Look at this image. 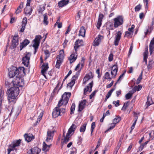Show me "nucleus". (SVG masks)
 <instances>
[{
	"label": "nucleus",
	"instance_id": "obj_1",
	"mask_svg": "<svg viewBox=\"0 0 154 154\" xmlns=\"http://www.w3.org/2000/svg\"><path fill=\"white\" fill-rule=\"evenodd\" d=\"M18 86H14L9 89L10 93L8 94V99L9 103H15L19 93L20 90Z\"/></svg>",
	"mask_w": 154,
	"mask_h": 154
},
{
	"label": "nucleus",
	"instance_id": "obj_2",
	"mask_svg": "<svg viewBox=\"0 0 154 154\" xmlns=\"http://www.w3.org/2000/svg\"><path fill=\"white\" fill-rule=\"evenodd\" d=\"M83 42L82 40H77L75 42L74 45V48L75 50L74 52L69 57L70 63L74 62L76 59L77 56V50L80 46L82 45Z\"/></svg>",
	"mask_w": 154,
	"mask_h": 154
},
{
	"label": "nucleus",
	"instance_id": "obj_3",
	"mask_svg": "<svg viewBox=\"0 0 154 154\" xmlns=\"http://www.w3.org/2000/svg\"><path fill=\"white\" fill-rule=\"evenodd\" d=\"M18 72L17 75L16 76V79L14 78L12 82L14 85H16L19 86V87H22L23 86V83L21 79H20L21 75L23 74H25V69L23 67H20L18 69Z\"/></svg>",
	"mask_w": 154,
	"mask_h": 154
},
{
	"label": "nucleus",
	"instance_id": "obj_4",
	"mask_svg": "<svg viewBox=\"0 0 154 154\" xmlns=\"http://www.w3.org/2000/svg\"><path fill=\"white\" fill-rule=\"evenodd\" d=\"M76 127V126L74 124L72 125L69 128L66 136L64 137V142L66 143L69 141V138L70 137V134L72 133H74Z\"/></svg>",
	"mask_w": 154,
	"mask_h": 154
},
{
	"label": "nucleus",
	"instance_id": "obj_5",
	"mask_svg": "<svg viewBox=\"0 0 154 154\" xmlns=\"http://www.w3.org/2000/svg\"><path fill=\"white\" fill-rule=\"evenodd\" d=\"M21 140L19 139L13 142L9 146V148L7 149L8 154H10L11 152L13 150L16 149L15 148L20 145Z\"/></svg>",
	"mask_w": 154,
	"mask_h": 154
},
{
	"label": "nucleus",
	"instance_id": "obj_6",
	"mask_svg": "<svg viewBox=\"0 0 154 154\" xmlns=\"http://www.w3.org/2000/svg\"><path fill=\"white\" fill-rule=\"evenodd\" d=\"M124 18L122 16H119L113 19L114 27L115 28L122 25L123 23Z\"/></svg>",
	"mask_w": 154,
	"mask_h": 154
},
{
	"label": "nucleus",
	"instance_id": "obj_7",
	"mask_svg": "<svg viewBox=\"0 0 154 154\" xmlns=\"http://www.w3.org/2000/svg\"><path fill=\"white\" fill-rule=\"evenodd\" d=\"M31 54V53L29 52H26L24 54L22 58V63L26 67H28L29 64Z\"/></svg>",
	"mask_w": 154,
	"mask_h": 154
},
{
	"label": "nucleus",
	"instance_id": "obj_8",
	"mask_svg": "<svg viewBox=\"0 0 154 154\" xmlns=\"http://www.w3.org/2000/svg\"><path fill=\"white\" fill-rule=\"evenodd\" d=\"M42 38V37L40 35H37L35 36V38L33 42L32 47H33L35 48H38L40 42V40Z\"/></svg>",
	"mask_w": 154,
	"mask_h": 154
},
{
	"label": "nucleus",
	"instance_id": "obj_9",
	"mask_svg": "<svg viewBox=\"0 0 154 154\" xmlns=\"http://www.w3.org/2000/svg\"><path fill=\"white\" fill-rule=\"evenodd\" d=\"M93 84V82L92 81L84 89V94L85 95H86L88 92L90 93L91 91Z\"/></svg>",
	"mask_w": 154,
	"mask_h": 154
},
{
	"label": "nucleus",
	"instance_id": "obj_10",
	"mask_svg": "<svg viewBox=\"0 0 154 154\" xmlns=\"http://www.w3.org/2000/svg\"><path fill=\"white\" fill-rule=\"evenodd\" d=\"M54 131L48 130L47 132V137L46 140L47 142L52 141L54 135Z\"/></svg>",
	"mask_w": 154,
	"mask_h": 154
},
{
	"label": "nucleus",
	"instance_id": "obj_11",
	"mask_svg": "<svg viewBox=\"0 0 154 154\" xmlns=\"http://www.w3.org/2000/svg\"><path fill=\"white\" fill-rule=\"evenodd\" d=\"M57 105V107H55L54 109L52 112V116L54 118H56L59 116H61L60 110H59V108Z\"/></svg>",
	"mask_w": 154,
	"mask_h": 154
},
{
	"label": "nucleus",
	"instance_id": "obj_12",
	"mask_svg": "<svg viewBox=\"0 0 154 154\" xmlns=\"http://www.w3.org/2000/svg\"><path fill=\"white\" fill-rule=\"evenodd\" d=\"M18 44V36H14L13 38L12 44L11 46L12 49H14L17 46Z\"/></svg>",
	"mask_w": 154,
	"mask_h": 154
},
{
	"label": "nucleus",
	"instance_id": "obj_13",
	"mask_svg": "<svg viewBox=\"0 0 154 154\" xmlns=\"http://www.w3.org/2000/svg\"><path fill=\"white\" fill-rule=\"evenodd\" d=\"M9 70V75L10 78H13L16 75L18 72V70L17 67H14L13 69Z\"/></svg>",
	"mask_w": 154,
	"mask_h": 154
},
{
	"label": "nucleus",
	"instance_id": "obj_14",
	"mask_svg": "<svg viewBox=\"0 0 154 154\" xmlns=\"http://www.w3.org/2000/svg\"><path fill=\"white\" fill-rule=\"evenodd\" d=\"M122 33L119 31L115 36V38L114 41V44L115 46H117L121 38Z\"/></svg>",
	"mask_w": 154,
	"mask_h": 154
},
{
	"label": "nucleus",
	"instance_id": "obj_15",
	"mask_svg": "<svg viewBox=\"0 0 154 154\" xmlns=\"http://www.w3.org/2000/svg\"><path fill=\"white\" fill-rule=\"evenodd\" d=\"M64 50L62 49L60 50L59 53V55L57 56V60L60 62H62L64 58Z\"/></svg>",
	"mask_w": 154,
	"mask_h": 154
},
{
	"label": "nucleus",
	"instance_id": "obj_16",
	"mask_svg": "<svg viewBox=\"0 0 154 154\" xmlns=\"http://www.w3.org/2000/svg\"><path fill=\"white\" fill-rule=\"evenodd\" d=\"M25 140L28 142L31 141L35 138L34 136L31 134H26L24 135Z\"/></svg>",
	"mask_w": 154,
	"mask_h": 154
},
{
	"label": "nucleus",
	"instance_id": "obj_17",
	"mask_svg": "<svg viewBox=\"0 0 154 154\" xmlns=\"http://www.w3.org/2000/svg\"><path fill=\"white\" fill-rule=\"evenodd\" d=\"M101 38H103V36L100 35H99L98 36L96 37L95 39L94 40L93 43V45L94 46H98L101 41Z\"/></svg>",
	"mask_w": 154,
	"mask_h": 154
},
{
	"label": "nucleus",
	"instance_id": "obj_18",
	"mask_svg": "<svg viewBox=\"0 0 154 154\" xmlns=\"http://www.w3.org/2000/svg\"><path fill=\"white\" fill-rule=\"evenodd\" d=\"M118 70V67L116 65H114L112 66V68L111 74L114 77H115L116 75L117 72Z\"/></svg>",
	"mask_w": 154,
	"mask_h": 154
},
{
	"label": "nucleus",
	"instance_id": "obj_19",
	"mask_svg": "<svg viewBox=\"0 0 154 154\" xmlns=\"http://www.w3.org/2000/svg\"><path fill=\"white\" fill-rule=\"evenodd\" d=\"M71 93L70 92H65L62 96V98L66 100L65 103H68L69 99L71 96Z\"/></svg>",
	"mask_w": 154,
	"mask_h": 154
},
{
	"label": "nucleus",
	"instance_id": "obj_20",
	"mask_svg": "<svg viewBox=\"0 0 154 154\" xmlns=\"http://www.w3.org/2000/svg\"><path fill=\"white\" fill-rule=\"evenodd\" d=\"M29 43L30 41L28 40L27 39L24 40L20 44V50H21L23 48L26 47Z\"/></svg>",
	"mask_w": 154,
	"mask_h": 154
},
{
	"label": "nucleus",
	"instance_id": "obj_21",
	"mask_svg": "<svg viewBox=\"0 0 154 154\" xmlns=\"http://www.w3.org/2000/svg\"><path fill=\"white\" fill-rule=\"evenodd\" d=\"M86 102V100H82L80 103L79 106L78 111L79 112L81 111L85 108Z\"/></svg>",
	"mask_w": 154,
	"mask_h": 154
},
{
	"label": "nucleus",
	"instance_id": "obj_22",
	"mask_svg": "<svg viewBox=\"0 0 154 154\" xmlns=\"http://www.w3.org/2000/svg\"><path fill=\"white\" fill-rule=\"evenodd\" d=\"M149 47L150 53V54H151L154 49V37L151 40Z\"/></svg>",
	"mask_w": 154,
	"mask_h": 154
},
{
	"label": "nucleus",
	"instance_id": "obj_23",
	"mask_svg": "<svg viewBox=\"0 0 154 154\" xmlns=\"http://www.w3.org/2000/svg\"><path fill=\"white\" fill-rule=\"evenodd\" d=\"M90 75L89 74L86 75L84 77L83 80V84L84 85L86 84V82L90 80L91 78L93 77V76H92V74L91 73Z\"/></svg>",
	"mask_w": 154,
	"mask_h": 154
},
{
	"label": "nucleus",
	"instance_id": "obj_24",
	"mask_svg": "<svg viewBox=\"0 0 154 154\" xmlns=\"http://www.w3.org/2000/svg\"><path fill=\"white\" fill-rule=\"evenodd\" d=\"M32 11V8L30 6H29L25 7L24 8V12L26 15H30L31 14Z\"/></svg>",
	"mask_w": 154,
	"mask_h": 154
},
{
	"label": "nucleus",
	"instance_id": "obj_25",
	"mask_svg": "<svg viewBox=\"0 0 154 154\" xmlns=\"http://www.w3.org/2000/svg\"><path fill=\"white\" fill-rule=\"evenodd\" d=\"M69 2V0H62L58 3V6L59 7H62L67 5Z\"/></svg>",
	"mask_w": 154,
	"mask_h": 154
},
{
	"label": "nucleus",
	"instance_id": "obj_26",
	"mask_svg": "<svg viewBox=\"0 0 154 154\" xmlns=\"http://www.w3.org/2000/svg\"><path fill=\"white\" fill-rule=\"evenodd\" d=\"M42 70L41 73L42 74H44L45 72H46L48 68V63H44L42 66Z\"/></svg>",
	"mask_w": 154,
	"mask_h": 154
},
{
	"label": "nucleus",
	"instance_id": "obj_27",
	"mask_svg": "<svg viewBox=\"0 0 154 154\" xmlns=\"http://www.w3.org/2000/svg\"><path fill=\"white\" fill-rule=\"evenodd\" d=\"M85 32L86 30L85 27L83 26L81 27L79 31V35L83 37H85Z\"/></svg>",
	"mask_w": 154,
	"mask_h": 154
},
{
	"label": "nucleus",
	"instance_id": "obj_28",
	"mask_svg": "<svg viewBox=\"0 0 154 154\" xmlns=\"http://www.w3.org/2000/svg\"><path fill=\"white\" fill-rule=\"evenodd\" d=\"M32 154H38L41 151V149L37 147H35L31 150Z\"/></svg>",
	"mask_w": 154,
	"mask_h": 154
},
{
	"label": "nucleus",
	"instance_id": "obj_29",
	"mask_svg": "<svg viewBox=\"0 0 154 154\" xmlns=\"http://www.w3.org/2000/svg\"><path fill=\"white\" fill-rule=\"evenodd\" d=\"M66 100L62 98L59 101L58 104L57 106L58 107H60L62 105L63 106H66L65 105L67 103H65Z\"/></svg>",
	"mask_w": 154,
	"mask_h": 154
},
{
	"label": "nucleus",
	"instance_id": "obj_30",
	"mask_svg": "<svg viewBox=\"0 0 154 154\" xmlns=\"http://www.w3.org/2000/svg\"><path fill=\"white\" fill-rule=\"evenodd\" d=\"M51 145H48L45 143V142H43V143L42 150L47 151L49 150L51 146Z\"/></svg>",
	"mask_w": 154,
	"mask_h": 154
},
{
	"label": "nucleus",
	"instance_id": "obj_31",
	"mask_svg": "<svg viewBox=\"0 0 154 154\" xmlns=\"http://www.w3.org/2000/svg\"><path fill=\"white\" fill-rule=\"evenodd\" d=\"M44 20H43V23L46 25H48V17L47 16V14H45L43 15Z\"/></svg>",
	"mask_w": 154,
	"mask_h": 154
},
{
	"label": "nucleus",
	"instance_id": "obj_32",
	"mask_svg": "<svg viewBox=\"0 0 154 154\" xmlns=\"http://www.w3.org/2000/svg\"><path fill=\"white\" fill-rule=\"evenodd\" d=\"M23 3L21 2L19 6L18 7L16 11V13L17 14H18L21 11V9L23 7Z\"/></svg>",
	"mask_w": 154,
	"mask_h": 154
},
{
	"label": "nucleus",
	"instance_id": "obj_33",
	"mask_svg": "<svg viewBox=\"0 0 154 154\" xmlns=\"http://www.w3.org/2000/svg\"><path fill=\"white\" fill-rule=\"evenodd\" d=\"M121 117L119 116H117L116 117L113 119V123L116 125L121 120Z\"/></svg>",
	"mask_w": 154,
	"mask_h": 154
},
{
	"label": "nucleus",
	"instance_id": "obj_34",
	"mask_svg": "<svg viewBox=\"0 0 154 154\" xmlns=\"http://www.w3.org/2000/svg\"><path fill=\"white\" fill-rule=\"evenodd\" d=\"M113 23L110 22H109L107 24V28L109 30H113L114 29L113 28Z\"/></svg>",
	"mask_w": 154,
	"mask_h": 154
},
{
	"label": "nucleus",
	"instance_id": "obj_35",
	"mask_svg": "<svg viewBox=\"0 0 154 154\" xmlns=\"http://www.w3.org/2000/svg\"><path fill=\"white\" fill-rule=\"evenodd\" d=\"M153 103V102L151 98L148 97L147 101L146 102V104L147 106H149L150 105Z\"/></svg>",
	"mask_w": 154,
	"mask_h": 154
},
{
	"label": "nucleus",
	"instance_id": "obj_36",
	"mask_svg": "<svg viewBox=\"0 0 154 154\" xmlns=\"http://www.w3.org/2000/svg\"><path fill=\"white\" fill-rule=\"evenodd\" d=\"M87 124L86 123H84L81 126L80 129V132H83L85 131Z\"/></svg>",
	"mask_w": 154,
	"mask_h": 154
},
{
	"label": "nucleus",
	"instance_id": "obj_37",
	"mask_svg": "<svg viewBox=\"0 0 154 154\" xmlns=\"http://www.w3.org/2000/svg\"><path fill=\"white\" fill-rule=\"evenodd\" d=\"M75 103H73L72 105L70 108V114H72L74 113V111L75 109Z\"/></svg>",
	"mask_w": 154,
	"mask_h": 154
},
{
	"label": "nucleus",
	"instance_id": "obj_38",
	"mask_svg": "<svg viewBox=\"0 0 154 154\" xmlns=\"http://www.w3.org/2000/svg\"><path fill=\"white\" fill-rule=\"evenodd\" d=\"M13 81H12L11 83H10L8 81H6L5 82V85L6 87H8V88H10V87H11L12 85L11 84H12L14 86H18V85H14L13 84V83L12 82Z\"/></svg>",
	"mask_w": 154,
	"mask_h": 154
},
{
	"label": "nucleus",
	"instance_id": "obj_39",
	"mask_svg": "<svg viewBox=\"0 0 154 154\" xmlns=\"http://www.w3.org/2000/svg\"><path fill=\"white\" fill-rule=\"evenodd\" d=\"M105 79H108L109 81H110L112 78L110 76V74L108 72H106L105 74Z\"/></svg>",
	"mask_w": 154,
	"mask_h": 154
},
{
	"label": "nucleus",
	"instance_id": "obj_40",
	"mask_svg": "<svg viewBox=\"0 0 154 154\" xmlns=\"http://www.w3.org/2000/svg\"><path fill=\"white\" fill-rule=\"evenodd\" d=\"M95 127V122H93L91 124V134L92 135V133L93 131L94 128Z\"/></svg>",
	"mask_w": 154,
	"mask_h": 154
},
{
	"label": "nucleus",
	"instance_id": "obj_41",
	"mask_svg": "<svg viewBox=\"0 0 154 154\" xmlns=\"http://www.w3.org/2000/svg\"><path fill=\"white\" fill-rule=\"evenodd\" d=\"M4 94L0 95V110L2 108V103L4 100Z\"/></svg>",
	"mask_w": 154,
	"mask_h": 154
},
{
	"label": "nucleus",
	"instance_id": "obj_42",
	"mask_svg": "<svg viewBox=\"0 0 154 154\" xmlns=\"http://www.w3.org/2000/svg\"><path fill=\"white\" fill-rule=\"evenodd\" d=\"M129 101L127 102H125L124 104L123 107L122 109V110H125L127 107L129 105Z\"/></svg>",
	"mask_w": 154,
	"mask_h": 154
},
{
	"label": "nucleus",
	"instance_id": "obj_43",
	"mask_svg": "<svg viewBox=\"0 0 154 154\" xmlns=\"http://www.w3.org/2000/svg\"><path fill=\"white\" fill-rule=\"evenodd\" d=\"M115 89L112 88L108 92L107 94V95L106 96V98H109L110 97L112 94V93L113 91Z\"/></svg>",
	"mask_w": 154,
	"mask_h": 154
},
{
	"label": "nucleus",
	"instance_id": "obj_44",
	"mask_svg": "<svg viewBox=\"0 0 154 154\" xmlns=\"http://www.w3.org/2000/svg\"><path fill=\"white\" fill-rule=\"evenodd\" d=\"M142 73H143V72H142L141 73L139 77H138V79H137V84L139 83L140 81L142 79Z\"/></svg>",
	"mask_w": 154,
	"mask_h": 154
},
{
	"label": "nucleus",
	"instance_id": "obj_45",
	"mask_svg": "<svg viewBox=\"0 0 154 154\" xmlns=\"http://www.w3.org/2000/svg\"><path fill=\"white\" fill-rule=\"evenodd\" d=\"M141 5L140 4L136 6L135 8V11H138L141 9Z\"/></svg>",
	"mask_w": 154,
	"mask_h": 154
},
{
	"label": "nucleus",
	"instance_id": "obj_46",
	"mask_svg": "<svg viewBox=\"0 0 154 154\" xmlns=\"http://www.w3.org/2000/svg\"><path fill=\"white\" fill-rule=\"evenodd\" d=\"M64 107L60 109L59 108V110H60V112H61V115L65 113L66 112V106H64Z\"/></svg>",
	"mask_w": 154,
	"mask_h": 154
},
{
	"label": "nucleus",
	"instance_id": "obj_47",
	"mask_svg": "<svg viewBox=\"0 0 154 154\" xmlns=\"http://www.w3.org/2000/svg\"><path fill=\"white\" fill-rule=\"evenodd\" d=\"M102 22L101 21H99L98 20L97 23L96 25V26L97 28L98 29H100V27L101 26V25L102 24Z\"/></svg>",
	"mask_w": 154,
	"mask_h": 154
},
{
	"label": "nucleus",
	"instance_id": "obj_48",
	"mask_svg": "<svg viewBox=\"0 0 154 154\" xmlns=\"http://www.w3.org/2000/svg\"><path fill=\"white\" fill-rule=\"evenodd\" d=\"M134 87L135 88L136 91H138L141 89L142 86L141 85H139L137 86H135Z\"/></svg>",
	"mask_w": 154,
	"mask_h": 154
},
{
	"label": "nucleus",
	"instance_id": "obj_49",
	"mask_svg": "<svg viewBox=\"0 0 154 154\" xmlns=\"http://www.w3.org/2000/svg\"><path fill=\"white\" fill-rule=\"evenodd\" d=\"M104 17V15L103 14H100L99 15L98 20L102 21V20Z\"/></svg>",
	"mask_w": 154,
	"mask_h": 154
},
{
	"label": "nucleus",
	"instance_id": "obj_50",
	"mask_svg": "<svg viewBox=\"0 0 154 154\" xmlns=\"http://www.w3.org/2000/svg\"><path fill=\"white\" fill-rule=\"evenodd\" d=\"M132 96L131 94L130 93H128L126 94L125 97L126 100H128Z\"/></svg>",
	"mask_w": 154,
	"mask_h": 154
},
{
	"label": "nucleus",
	"instance_id": "obj_51",
	"mask_svg": "<svg viewBox=\"0 0 154 154\" xmlns=\"http://www.w3.org/2000/svg\"><path fill=\"white\" fill-rule=\"evenodd\" d=\"M45 54L46 55V59L48 58L50 56V53L49 51L48 50H46L44 51Z\"/></svg>",
	"mask_w": 154,
	"mask_h": 154
},
{
	"label": "nucleus",
	"instance_id": "obj_52",
	"mask_svg": "<svg viewBox=\"0 0 154 154\" xmlns=\"http://www.w3.org/2000/svg\"><path fill=\"white\" fill-rule=\"evenodd\" d=\"M74 82L71 81L69 83H68L67 85V87H69L70 88H71L75 84Z\"/></svg>",
	"mask_w": 154,
	"mask_h": 154
},
{
	"label": "nucleus",
	"instance_id": "obj_53",
	"mask_svg": "<svg viewBox=\"0 0 154 154\" xmlns=\"http://www.w3.org/2000/svg\"><path fill=\"white\" fill-rule=\"evenodd\" d=\"M133 44H131L130 46V47L129 50L128 54L129 55H130V54L131 53L132 51V49H133Z\"/></svg>",
	"mask_w": 154,
	"mask_h": 154
},
{
	"label": "nucleus",
	"instance_id": "obj_54",
	"mask_svg": "<svg viewBox=\"0 0 154 154\" xmlns=\"http://www.w3.org/2000/svg\"><path fill=\"white\" fill-rule=\"evenodd\" d=\"M26 25H25V23L24 24H22V27L21 29L20 30V32H23L25 29V26Z\"/></svg>",
	"mask_w": 154,
	"mask_h": 154
},
{
	"label": "nucleus",
	"instance_id": "obj_55",
	"mask_svg": "<svg viewBox=\"0 0 154 154\" xmlns=\"http://www.w3.org/2000/svg\"><path fill=\"white\" fill-rule=\"evenodd\" d=\"M113 54H110L109 57L108 59L109 61H111L113 60Z\"/></svg>",
	"mask_w": 154,
	"mask_h": 154
},
{
	"label": "nucleus",
	"instance_id": "obj_56",
	"mask_svg": "<svg viewBox=\"0 0 154 154\" xmlns=\"http://www.w3.org/2000/svg\"><path fill=\"white\" fill-rule=\"evenodd\" d=\"M115 125L116 124L114 123L111 124V126L109 127L108 130L109 131L113 129L115 127Z\"/></svg>",
	"mask_w": 154,
	"mask_h": 154
},
{
	"label": "nucleus",
	"instance_id": "obj_57",
	"mask_svg": "<svg viewBox=\"0 0 154 154\" xmlns=\"http://www.w3.org/2000/svg\"><path fill=\"white\" fill-rule=\"evenodd\" d=\"M134 27H135L134 25L133 24L132 25H131V28H129L128 29V31H129V32H130L133 33V29L134 28Z\"/></svg>",
	"mask_w": 154,
	"mask_h": 154
},
{
	"label": "nucleus",
	"instance_id": "obj_58",
	"mask_svg": "<svg viewBox=\"0 0 154 154\" xmlns=\"http://www.w3.org/2000/svg\"><path fill=\"white\" fill-rule=\"evenodd\" d=\"M119 100H117L116 102L114 101L113 102V104H115L116 106L117 107L119 105Z\"/></svg>",
	"mask_w": 154,
	"mask_h": 154
},
{
	"label": "nucleus",
	"instance_id": "obj_59",
	"mask_svg": "<svg viewBox=\"0 0 154 154\" xmlns=\"http://www.w3.org/2000/svg\"><path fill=\"white\" fill-rule=\"evenodd\" d=\"M78 76L76 75H74L72 78V81L74 82L75 83V81L77 79Z\"/></svg>",
	"mask_w": 154,
	"mask_h": 154
},
{
	"label": "nucleus",
	"instance_id": "obj_60",
	"mask_svg": "<svg viewBox=\"0 0 154 154\" xmlns=\"http://www.w3.org/2000/svg\"><path fill=\"white\" fill-rule=\"evenodd\" d=\"M62 62H60L57 60V63L56 65V67L57 68H59L60 67V65Z\"/></svg>",
	"mask_w": 154,
	"mask_h": 154
},
{
	"label": "nucleus",
	"instance_id": "obj_61",
	"mask_svg": "<svg viewBox=\"0 0 154 154\" xmlns=\"http://www.w3.org/2000/svg\"><path fill=\"white\" fill-rule=\"evenodd\" d=\"M101 139L100 138H99V139L98 140V141H97V143H97V146H96V147L95 150L96 149L100 146V142H101Z\"/></svg>",
	"mask_w": 154,
	"mask_h": 154
},
{
	"label": "nucleus",
	"instance_id": "obj_62",
	"mask_svg": "<svg viewBox=\"0 0 154 154\" xmlns=\"http://www.w3.org/2000/svg\"><path fill=\"white\" fill-rule=\"evenodd\" d=\"M131 32H129V31H126L125 35L124 37H125V36L129 37V36H130L131 35Z\"/></svg>",
	"mask_w": 154,
	"mask_h": 154
},
{
	"label": "nucleus",
	"instance_id": "obj_63",
	"mask_svg": "<svg viewBox=\"0 0 154 154\" xmlns=\"http://www.w3.org/2000/svg\"><path fill=\"white\" fill-rule=\"evenodd\" d=\"M134 121L137 122V119L138 118V116H137V114L136 113H134Z\"/></svg>",
	"mask_w": 154,
	"mask_h": 154
},
{
	"label": "nucleus",
	"instance_id": "obj_64",
	"mask_svg": "<svg viewBox=\"0 0 154 154\" xmlns=\"http://www.w3.org/2000/svg\"><path fill=\"white\" fill-rule=\"evenodd\" d=\"M119 149V147L117 146L116 148L115 149L114 152L113 153V154H117V152L118 151Z\"/></svg>",
	"mask_w": 154,
	"mask_h": 154
}]
</instances>
